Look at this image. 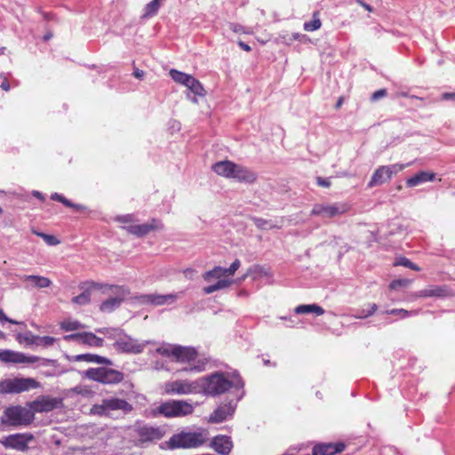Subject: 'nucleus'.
<instances>
[{
    "label": "nucleus",
    "mask_w": 455,
    "mask_h": 455,
    "mask_svg": "<svg viewBox=\"0 0 455 455\" xmlns=\"http://www.w3.org/2000/svg\"><path fill=\"white\" fill-rule=\"evenodd\" d=\"M388 180H390V178L387 177L385 169L383 166H379L373 172L371 180L368 183V187L373 188L375 186L382 185Z\"/></svg>",
    "instance_id": "obj_30"
},
{
    "label": "nucleus",
    "mask_w": 455,
    "mask_h": 455,
    "mask_svg": "<svg viewBox=\"0 0 455 455\" xmlns=\"http://www.w3.org/2000/svg\"><path fill=\"white\" fill-rule=\"evenodd\" d=\"M115 220L120 223H131L134 220V217L132 214L118 215Z\"/></svg>",
    "instance_id": "obj_52"
},
{
    "label": "nucleus",
    "mask_w": 455,
    "mask_h": 455,
    "mask_svg": "<svg viewBox=\"0 0 455 455\" xmlns=\"http://www.w3.org/2000/svg\"><path fill=\"white\" fill-rule=\"evenodd\" d=\"M435 178V174L434 172L420 171L412 177H410L406 180V186L408 188H414L420 184L433 181Z\"/></svg>",
    "instance_id": "obj_27"
},
{
    "label": "nucleus",
    "mask_w": 455,
    "mask_h": 455,
    "mask_svg": "<svg viewBox=\"0 0 455 455\" xmlns=\"http://www.w3.org/2000/svg\"><path fill=\"white\" fill-rule=\"evenodd\" d=\"M228 275H227V271H226V267H213L212 269L209 270V271H206L204 275H203V277H204V280L206 281V282H210L212 279L213 278H216V279H221L222 276H226Z\"/></svg>",
    "instance_id": "obj_35"
},
{
    "label": "nucleus",
    "mask_w": 455,
    "mask_h": 455,
    "mask_svg": "<svg viewBox=\"0 0 455 455\" xmlns=\"http://www.w3.org/2000/svg\"><path fill=\"white\" fill-rule=\"evenodd\" d=\"M39 356L27 355L21 352L4 349L0 351V361L7 363H26L32 364L37 362Z\"/></svg>",
    "instance_id": "obj_17"
},
{
    "label": "nucleus",
    "mask_w": 455,
    "mask_h": 455,
    "mask_svg": "<svg viewBox=\"0 0 455 455\" xmlns=\"http://www.w3.org/2000/svg\"><path fill=\"white\" fill-rule=\"evenodd\" d=\"M82 283L87 287V290L90 291L91 293H92V290H105V289L109 290V286H110L109 284L97 283L94 281H87V282H84ZM103 292H105V291H103Z\"/></svg>",
    "instance_id": "obj_48"
},
{
    "label": "nucleus",
    "mask_w": 455,
    "mask_h": 455,
    "mask_svg": "<svg viewBox=\"0 0 455 455\" xmlns=\"http://www.w3.org/2000/svg\"><path fill=\"white\" fill-rule=\"evenodd\" d=\"M212 446L220 455H228L233 448L231 437L220 435L215 436L212 441Z\"/></svg>",
    "instance_id": "obj_25"
},
{
    "label": "nucleus",
    "mask_w": 455,
    "mask_h": 455,
    "mask_svg": "<svg viewBox=\"0 0 455 455\" xmlns=\"http://www.w3.org/2000/svg\"><path fill=\"white\" fill-rule=\"evenodd\" d=\"M231 179L238 182L251 184L257 180V174L245 166L235 164Z\"/></svg>",
    "instance_id": "obj_21"
},
{
    "label": "nucleus",
    "mask_w": 455,
    "mask_h": 455,
    "mask_svg": "<svg viewBox=\"0 0 455 455\" xmlns=\"http://www.w3.org/2000/svg\"><path fill=\"white\" fill-rule=\"evenodd\" d=\"M133 432L140 444L159 441L164 435V431L160 427L140 423H136L133 426Z\"/></svg>",
    "instance_id": "obj_10"
},
{
    "label": "nucleus",
    "mask_w": 455,
    "mask_h": 455,
    "mask_svg": "<svg viewBox=\"0 0 455 455\" xmlns=\"http://www.w3.org/2000/svg\"><path fill=\"white\" fill-rule=\"evenodd\" d=\"M109 290L116 294V297L109 298L100 305V310L104 313H111L117 309L126 296L130 294L129 289L125 286L110 285Z\"/></svg>",
    "instance_id": "obj_14"
},
{
    "label": "nucleus",
    "mask_w": 455,
    "mask_h": 455,
    "mask_svg": "<svg viewBox=\"0 0 455 455\" xmlns=\"http://www.w3.org/2000/svg\"><path fill=\"white\" fill-rule=\"evenodd\" d=\"M39 383L32 378H14L0 380V394H19L37 388Z\"/></svg>",
    "instance_id": "obj_6"
},
{
    "label": "nucleus",
    "mask_w": 455,
    "mask_h": 455,
    "mask_svg": "<svg viewBox=\"0 0 455 455\" xmlns=\"http://www.w3.org/2000/svg\"><path fill=\"white\" fill-rule=\"evenodd\" d=\"M161 7V2L158 0H152L148 4L145 5L143 8V12L140 16L142 20H148L158 13V11Z\"/></svg>",
    "instance_id": "obj_31"
},
{
    "label": "nucleus",
    "mask_w": 455,
    "mask_h": 455,
    "mask_svg": "<svg viewBox=\"0 0 455 455\" xmlns=\"http://www.w3.org/2000/svg\"><path fill=\"white\" fill-rule=\"evenodd\" d=\"M36 367H44L45 370L42 371L44 377H56L66 372L65 370L60 368V364L55 359H47L39 357L36 362Z\"/></svg>",
    "instance_id": "obj_20"
},
{
    "label": "nucleus",
    "mask_w": 455,
    "mask_h": 455,
    "mask_svg": "<svg viewBox=\"0 0 455 455\" xmlns=\"http://www.w3.org/2000/svg\"><path fill=\"white\" fill-rule=\"evenodd\" d=\"M294 312L298 315L315 314L319 316L324 314V309L317 304H303L297 306Z\"/></svg>",
    "instance_id": "obj_29"
},
{
    "label": "nucleus",
    "mask_w": 455,
    "mask_h": 455,
    "mask_svg": "<svg viewBox=\"0 0 455 455\" xmlns=\"http://www.w3.org/2000/svg\"><path fill=\"white\" fill-rule=\"evenodd\" d=\"M60 328L65 331H72L84 328V325L76 320H65L60 323Z\"/></svg>",
    "instance_id": "obj_44"
},
{
    "label": "nucleus",
    "mask_w": 455,
    "mask_h": 455,
    "mask_svg": "<svg viewBox=\"0 0 455 455\" xmlns=\"http://www.w3.org/2000/svg\"><path fill=\"white\" fill-rule=\"evenodd\" d=\"M164 226L162 222L157 219H152L149 222L143 223L140 225H131L122 227L129 234H132L137 237H143L148 235L152 231L163 229Z\"/></svg>",
    "instance_id": "obj_16"
},
{
    "label": "nucleus",
    "mask_w": 455,
    "mask_h": 455,
    "mask_svg": "<svg viewBox=\"0 0 455 455\" xmlns=\"http://www.w3.org/2000/svg\"><path fill=\"white\" fill-rule=\"evenodd\" d=\"M234 167L235 163L228 160H224L215 163L212 165V171L218 175L231 179L232 174L234 173Z\"/></svg>",
    "instance_id": "obj_28"
},
{
    "label": "nucleus",
    "mask_w": 455,
    "mask_h": 455,
    "mask_svg": "<svg viewBox=\"0 0 455 455\" xmlns=\"http://www.w3.org/2000/svg\"><path fill=\"white\" fill-rule=\"evenodd\" d=\"M195 96H204L205 90L202 84L194 76L190 78L188 85L186 86Z\"/></svg>",
    "instance_id": "obj_38"
},
{
    "label": "nucleus",
    "mask_w": 455,
    "mask_h": 455,
    "mask_svg": "<svg viewBox=\"0 0 455 455\" xmlns=\"http://www.w3.org/2000/svg\"><path fill=\"white\" fill-rule=\"evenodd\" d=\"M32 195H33L34 196H36V198L40 199V200H44V197L43 194H42L41 192H39V191L34 190V191L32 192Z\"/></svg>",
    "instance_id": "obj_64"
},
{
    "label": "nucleus",
    "mask_w": 455,
    "mask_h": 455,
    "mask_svg": "<svg viewBox=\"0 0 455 455\" xmlns=\"http://www.w3.org/2000/svg\"><path fill=\"white\" fill-rule=\"evenodd\" d=\"M395 265V266H403V267H408V268L415 270V271L419 270V267L416 264H414L413 262H411L409 259H407L405 257H400V258L396 259Z\"/></svg>",
    "instance_id": "obj_49"
},
{
    "label": "nucleus",
    "mask_w": 455,
    "mask_h": 455,
    "mask_svg": "<svg viewBox=\"0 0 455 455\" xmlns=\"http://www.w3.org/2000/svg\"><path fill=\"white\" fill-rule=\"evenodd\" d=\"M174 353V362L188 364L178 369L177 371L202 372L208 363L206 358L198 356L197 351L194 347L175 346Z\"/></svg>",
    "instance_id": "obj_2"
},
{
    "label": "nucleus",
    "mask_w": 455,
    "mask_h": 455,
    "mask_svg": "<svg viewBox=\"0 0 455 455\" xmlns=\"http://www.w3.org/2000/svg\"><path fill=\"white\" fill-rule=\"evenodd\" d=\"M70 362H86L98 364L112 365L110 359L95 354H80L76 355H66Z\"/></svg>",
    "instance_id": "obj_24"
},
{
    "label": "nucleus",
    "mask_w": 455,
    "mask_h": 455,
    "mask_svg": "<svg viewBox=\"0 0 455 455\" xmlns=\"http://www.w3.org/2000/svg\"><path fill=\"white\" fill-rule=\"evenodd\" d=\"M84 377L101 384L115 385L122 382L124 375L120 371L107 366H100L97 368H89L84 371Z\"/></svg>",
    "instance_id": "obj_4"
},
{
    "label": "nucleus",
    "mask_w": 455,
    "mask_h": 455,
    "mask_svg": "<svg viewBox=\"0 0 455 455\" xmlns=\"http://www.w3.org/2000/svg\"><path fill=\"white\" fill-rule=\"evenodd\" d=\"M79 289L83 291L77 296H75L72 299V302L80 306H84L90 303L92 293L87 290V287L84 286L82 283L79 284Z\"/></svg>",
    "instance_id": "obj_32"
},
{
    "label": "nucleus",
    "mask_w": 455,
    "mask_h": 455,
    "mask_svg": "<svg viewBox=\"0 0 455 455\" xmlns=\"http://www.w3.org/2000/svg\"><path fill=\"white\" fill-rule=\"evenodd\" d=\"M411 165V163L408 164H395L390 165H382L385 169L386 174L387 178H392L393 175L397 174L398 172H402L404 168Z\"/></svg>",
    "instance_id": "obj_41"
},
{
    "label": "nucleus",
    "mask_w": 455,
    "mask_h": 455,
    "mask_svg": "<svg viewBox=\"0 0 455 455\" xmlns=\"http://www.w3.org/2000/svg\"><path fill=\"white\" fill-rule=\"evenodd\" d=\"M169 74L174 82L183 84L185 86L188 85V82L190 81V78L192 77V76L174 68L171 69Z\"/></svg>",
    "instance_id": "obj_36"
},
{
    "label": "nucleus",
    "mask_w": 455,
    "mask_h": 455,
    "mask_svg": "<svg viewBox=\"0 0 455 455\" xmlns=\"http://www.w3.org/2000/svg\"><path fill=\"white\" fill-rule=\"evenodd\" d=\"M238 45L240 46L241 49H243L245 52H251V46L249 44H247L246 43L243 42V41H239L238 42Z\"/></svg>",
    "instance_id": "obj_62"
},
{
    "label": "nucleus",
    "mask_w": 455,
    "mask_h": 455,
    "mask_svg": "<svg viewBox=\"0 0 455 455\" xmlns=\"http://www.w3.org/2000/svg\"><path fill=\"white\" fill-rule=\"evenodd\" d=\"M36 340V346L43 347H49L55 343L56 339L53 337H51V336H43V337L37 336Z\"/></svg>",
    "instance_id": "obj_46"
},
{
    "label": "nucleus",
    "mask_w": 455,
    "mask_h": 455,
    "mask_svg": "<svg viewBox=\"0 0 455 455\" xmlns=\"http://www.w3.org/2000/svg\"><path fill=\"white\" fill-rule=\"evenodd\" d=\"M199 381L202 387L201 394L204 395L218 396L229 389H233L234 394L244 391V382L237 373L215 371L199 378Z\"/></svg>",
    "instance_id": "obj_1"
},
{
    "label": "nucleus",
    "mask_w": 455,
    "mask_h": 455,
    "mask_svg": "<svg viewBox=\"0 0 455 455\" xmlns=\"http://www.w3.org/2000/svg\"><path fill=\"white\" fill-rule=\"evenodd\" d=\"M33 439L31 434H13L6 436L1 443L5 448H12L17 451H25L28 450V443Z\"/></svg>",
    "instance_id": "obj_18"
},
{
    "label": "nucleus",
    "mask_w": 455,
    "mask_h": 455,
    "mask_svg": "<svg viewBox=\"0 0 455 455\" xmlns=\"http://www.w3.org/2000/svg\"><path fill=\"white\" fill-rule=\"evenodd\" d=\"M452 295L451 290L447 285H429L419 291L422 298H445Z\"/></svg>",
    "instance_id": "obj_23"
},
{
    "label": "nucleus",
    "mask_w": 455,
    "mask_h": 455,
    "mask_svg": "<svg viewBox=\"0 0 455 455\" xmlns=\"http://www.w3.org/2000/svg\"><path fill=\"white\" fill-rule=\"evenodd\" d=\"M0 88H2L3 90H4L6 92H8L10 90V84H9L7 78L4 77L2 83L0 84Z\"/></svg>",
    "instance_id": "obj_60"
},
{
    "label": "nucleus",
    "mask_w": 455,
    "mask_h": 455,
    "mask_svg": "<svg viewBox=\"0 0 455 455\" xmlns=\"http://www.w3.org/2000/svg\"><path fill=\"white\" fill-rule=\"evenodd\" d=\"M60 401L56 398L43 396L35 400L30 404V409L34 412H49L58 407Z\"/></svg>",
    "instance_id": "obj_22"
},
{
    "label": "nucleus",
    "mask_w": 455,
    "mask_h": 455,
    "mask_svg": "<svg viewBox=\"0 0 455 455\" xmlns=\"http://www.w3.org/2000/svg\"><path fill=\"white\" fill-rule=\"evenodd\" d=\"M133 407L126 400L116 397H110L102 400L100 405L96 406V412L100 415H110L112 411H121L127 414L132 411Z\"/></svg>",
    "instance_id": "obj_13"
},
{
    "label": "nucleus",
    "mask_w": 455,
    "mask_h": 455,
    "mask_svg": "<svg viewBox=\"0 0 455 455\" xmlns=\"http://www.w3.org/2000/svg\"><path fill=\"white\" fill-rule=\"evenodd\" d=\"M156 353L162 355H165L171 357L173 361L175 355V346L172 347L170 345H164L156 348Z\"/></svg>",
    "instance_id": "obj_47"
},
{
    "label": "nucleus",
    "mask_w": 455,
    "mask_h": 455,
    "mask_svg": "<svg viewBox=\"0 0 455 455\" xmlns=\"http://www.w3.org/2000/svg\"><path fill=\"white\" fill-rule=\"evenodd\" d=\"M347 210L348 207L345 204H315L311 211V215L332 218L345 213Z\"/></svg>",
    "instance_id": "obj_15"
},
{
    "label": "nucleus",
    "mask_w": 455,
    "mask_h": 455,
    "mask_svg": "<svg viewBox=\"0 0 455 455\" xmlns=\"http://www.w3.org/2000/svg\"><path fill=\"white\" fill-rule=\"evenodd\" d=\"M24 280L30 281L36 288H47L52 284L49 278L41 275H25Z\"/></svg>",
    "instance_id": "obj_34"
},
{
    "label": "nucleus",
    "mask_w": 455,
    "mask_h": 455,
    "mask_svg": "<svg viewBox=\"0 0 455 455\" xmlns=\"http://www.w3.org/2000/svg\"><path fill=\"white\" fill-rule=\"evenodd\" d=\"M406 283L405 280H394L390 283L391 289H396L398 286H402Z\"/></svg>",
    "instance_id": "obj_59"
},
{
    "label": "nucleus",
    "mask_w": 455,
    "mask_h": 455,
    "mask_svg": "<svg viewBox=\"0 0 455 455\" xmlns=\"http://www.w3.org/2000/svg\"><path fill=\"white\" fill-rule=\"evenodd\" d=\"M148 343L149 341L140 342L138 339L124 332L122 336L114 342L113 346L119 353L138 355L144 351L146 345Z\"/></svg>",
    "instance_id": "obj_11"
},
{
    "label": "nucleus",
    "mask_w": 455,
    "mask_h": 455,
    "mask_svg": "<svg viewBox=\"0 0 455 455\" xmlns=\"http://www.w3.org/2000/svg\"><path fill=\"white\" fill-rule=\"evenodd\" d=\"M133 76L138 79H141L144 76V71L139 68H135L133 71Z\"/></svg>",
    "instance_id": "obj_63"
},
{
    "label": "nucleus",
    "mask_w": 455,
    "mask_h": 455,
    "mask_svg": "<svg viewBox=\"0 0 455 455\" xmlns=\"http://www.w3.org/2000/svg\"><path fill=\"white\" fill-rule=\"evenodd\" d=\"M387 95V90L386 89H379L372 93L371 95V100L376 101L380 100L381 98L385 97Z\"/></svg>",
    "instance_id": "obj_53"
},
{
    "label": "nucleus",
    "mask_w": 455,
    "mask_h": 455,
    "mask_svg": "<svg viewBox=\"0 0 455 455\" xmlns=\"http://www.w3.org/2000/svg\"><path fill=\"white\" fill-rule=\"evenodd\" d=\"M240 265V260L238 259H235L230 265V267L226 268L228 276L233 275L235 273V271L239 268Z\"/></svg>",
    "instance_id": "obj_51"
},
{
    "label": "nucleus",
    "mask_w": 455,
    "mask_h": 455,
    "mask_svg": "<svg viewBox=\"0 0 455 455\" xmlns=\"http://www.w3.org/2000/svg\"><path fill=\"white\" fill-rule=\"evenodd\" d=\"M316 183L320 187L329 188L331 186V179L330 178L317 177L316 178Z\"/></svg>",
    "instance_id": "obj_54"
},
{
    "label": "nucleus",
    "mask_w": 455,
    "mask_h": 455,
    "mask_svg": "<svg viewBox=\"0 0 455 455\" xmlns=\"http://www.w3.org/2000/svg\"><path fill=\"white\" fill-rule=\"evenodd\" d=\"M344 449L345 444L342 443H320L314 446L312 455H335L344 451Z\"/></svg>",
    "instance_id": "obj_26"
},
{
    "label": "nucleus",
    "mask_w": 455,
    "mask_h": 455,
    "mask_svg": "<svg viewBox=\"0 0 455 455\" xmlns=\"http://www.w3.org/2000/svg\"><path fill=\"white\" fill-rule=\"evenodd\" d=\"M51 199L54 200V201L60 202L65 206L69 207V208H74L76 211H84L85 209V207L84 205L74 204L70 200L67 199L66 197H64L62 195H60L59 193H52L51 195Z\"/></svg>",
    "instance_id": "obj_37"
},
{
    "label": "nucleus",
    "mask_w": 455,
    "mask_h": 455,
    "mask_svg": "<svg viewBox=\"0 0 455 455\" xmlns=\"http://www.w3.org/2000/svg\"><path fill=\"white\" fill-rule=\"evenodd\" d=\"M37 235L41 237L44 238V240L47 243V244L49 245H56L58 244L60 242L59 240L54 236V235H46V234H43V233H37Z\"/></svg>",
    "instance_id": "obj_50"
},
{
    "label": "nucleus",
    "mask_w": 455,
    "mask_h": 455,
    "mask_svg": "<svg viewBox=\"0 0 455 455\" xmlns=\"http://www.w3.org/2000/svg\"><path fill=\"white\" fill-rule=\"evenodd\" d=\"M356 3L363 6L368 12H372V7L370 4H366L363 0H356Z\"/></svg>",
    "instance_id": "obj_61"
},
{
    "label": "nucleus",
    "mask_w": 455,
    "mask_h": 455,
    "mask_svg": "<svg viewBox=\"0 0 455 455\" xmlns=\"http://www.w3.org/2000/svg\"><path fill=\"white\" fill-rule=\"evenodd\" d=\"M441 98L443 100H455V92H443Z\"/></svg>",
    "instance_id": "obj_58"
},
{
    "label": "nucleus",
    "mask_w": 455,
    "mask_h": 455,
    "mask_svg": "<svg viewBox=\"0 0 455 455\" xmlns=\"http://www.w3.org/2000/svg\"><path fill=\"white\" fill-rule=\"evenodd\" d=\"M4 416L10 425L12 426H28L32 423L35 419L34 412L31 409L21 406H11L5 409Z\"/></svg>",
    "instance_id": "obj_9"
},
{
    "label": "nucleus",
    "mask_w": 455,
    "mask_h": 455,
    "mask_svg": "<svg viewBox=\"0 0 455 455\" xmlns=\"http://www.w3.org/2000/svg\"><path fill=\"white\" fill-rule=\"evenodd\" d=\"M156 411L166 418L184 417L193 413L194 405L183 400H171L161 403Z\"/></svg>",
    "instance_id": "obj_5"
},
{
    "label": "nucleus",
    "mask_w": 455,
    "mask_h": 455,
    "mask_svg": "<svg viewBox=\"0 0 455 455\" xmlns=\"http://www.w3.org/2000/svg\"><path fill=\"white\" fill-rule=\"evenodd\" d=\"M254 223L258 228L262 229L267 228L268 226V221L261 218H255Z\"/></svg>",
    "instance_id": "obj_55"
},
{
    "label": "nucleus",
    "mask_w": 455,
    "mask_h": 455,
    "mask_svg": "<svg viewBox=\"0 0 455 455\" xmlns=\"http://www.w3.org/2000/svg\"><path fill=\"white\" fill-rule=\"evenodd\" d=\"M199 379L196 380H174L165 383L164 389L168 395L201 394Z\"/></svg>",
    "instance_id": "obj_8"
},
{
    "label": "nucleus",
    "mask_w": 455,
    "mask_h": 455,
    "mask_svg": "<svg viewBox=\"0 0 455 455\" xmlns=\"http://www.w3.org/2000/svg\"><path fill=\"white\" fill-rule=\"evenodd\" d=\"M378 310V306L375 303H371L368 305V308H361L356 311V314L354 315L355 318L357 319H364L371 315H372Z\"/></svg>",
    "instance_id": "obj_42"
},
{
    "label": "nucleus",
    "mask_w": 455,
    "mask_h": 455,
    "mask_svg": "<svg viewBox=\"0 0 455 455\" xmlns=\"http://www.w3.org/2000/svg\"><path fill=\"white\" fill-rule=\"evenodd\" d=\"M229 28L235 33H245L244 28L237 23H230Z\"/></svg>",
    "instance_id": "obj_56"
},
{
    "label": "nucleus",
    "mask_w": 455,
    "mask_h": 455,
    "mask_svg": "<svg viewBox=\"0 0 455 455\" xmlns=\"http://www.w3.org/2000/svg\"><path fill=\"white\" fill-rule=\"evenodd\" d=\"M37 338V335L33 334L31 331H28L23 333H18L16 335V339L20 344H26L28 346L29 345H36V339Z\"/></svg>",
    "instance_id": "obj_40"
},
{
    "label": "nucleus",
    "mask_w": 455,
    "mask_h": 455,
    "mask_svg": "<svg viewBox=\"0 0 455 455\" xmlns=\"http://www.w3.org/2000/svg\"><path fill=\"white\" fill-rule=\"evenodd\" d=\"M206 442L204 431L186 432L174 434L167 442L169 449H190L203 445Z\"/></svg>",
    "instance_id": "obj_3"
},
{
    "label": "nucleus",
    "mask_w": 455,
    "mask_h": 455,
    "mask_svg": "<svg viewBox=\"0 0 455 455\" xmlns=\"http://www.w3.org/2000/svg\"><path fill=\"white\" fill-rule=\"evenodd\" d=\"M179 298L178 293H169V294H157V293H150V294H140L131 298V299L140 305H154V306H163L166 304L174 303Z\"/></svg>",
    "instance_id": "obj_12"
},
{
    "label": "nucleus",
    "mask_w": 455,
    "mask_h": 455,
    "mask_svg": "<svg viewBox=\"0 0 455 455\" xmlns=\"http://www.w3.org/2000/svg\"><path fill=\"white\" fill-rule=\"evenodd\" d=\"M321 20L317 17V13H314L313 20L306 21L303 28L306 31H315L321 28Z\"/></svg>",
    "instance_id": "obj_45"
},
{
    "label": "nucleus",
    "mask_w": 455,
    "mask_h": 455,
    "mask_svg": "<svg viewBox=\"0 0 455 455\" xmlns=\"http://www.w3.org/2000/svg\"><path fill=\"white\" fill-rule=\"evenodd\" d=\"M66 341H76L91 347H100L104 344L103 339L97 337L92 332L73 333L64 336Z\"/></svg>",
    "instance_id": "obj_19"
},
{
    "label": "nucleus",
    "mask_w": 455,
    "mask_h": 455,
    "mask_svg": "<svg viewBox=\"0 0 455 455\" xmlns=\"http://www.w3.org/2000/svg\"><path fill=\"white\" fill-rule=\"evenodd\" d=\"M96 331L104 334L108 339H114L115 341L117 340L124 332L120 328H99Z\"/></svg>",
    "instance_id": "obj_39"
},
{
    "label": "nucleus",
    "mask_w": 455,
    "mask_h": 455,
    "mask_svg": "<svg viewBox=\"0 0 455 455\" xmlns=\"http://www.w3.org/2000/svg\"><path fill=\"white\" fill-rule=\"evenodd\" d=\"M244 391L235 394V398L219 405L209 417L211 423H221L231 419L235 411L237 403L243 397Z\"/></svg>",
    "instance_id": "obj_7"
},
{
    "label": "nucleus",
    "mask_w": 455,
    "mask_h": 455,
    "mask_svg": "<svg viewBox=\"0 0 455 455\" xmlns=\"http://www.w3.org/2000/svg\"><path fill=\"white\" fill-rule=\"evenodd\" d=\"M0 322H8L12 324H20V322H17L15 320H12V319L7 317L2 309H0Z\"/></svg>",
    "instance_id": "obj_57"
},
{
    "label": "nucleus",
    "mask_w": 455,
    "mask_h": 455,
    "mask_svg": "<svg viewBox=\"0 0 455 455\" xmlns=\"http://www.w3.org/2000/svg\"><path fill=\"white\" fill-rule=\"evenodd\" d=\"M233 281L228 279H220L215 283L204 287L203 291L204 294H211L216 291L223 290L229 287Z\"/></svg>",
    "instance_id": "obj_33"
},
{
    "label": "nucleus",
    "mask_w": 455,
    "mask_h": 455,
    "mask_svg": "<svg viewBox=\"0 0 455 455\" xmlns=\"http://www.w3.org/2000/svg\"><path fill=\"white\" fill-rule=\"evenodd\" d=\"M387 315H393L398 316L400 319H404L410 316L416 315L418 314V311H408L403 308H393L390 310H386L384 312Z\"/></svg>",
    "instance_id": "obj_43"
}]
</instances>
